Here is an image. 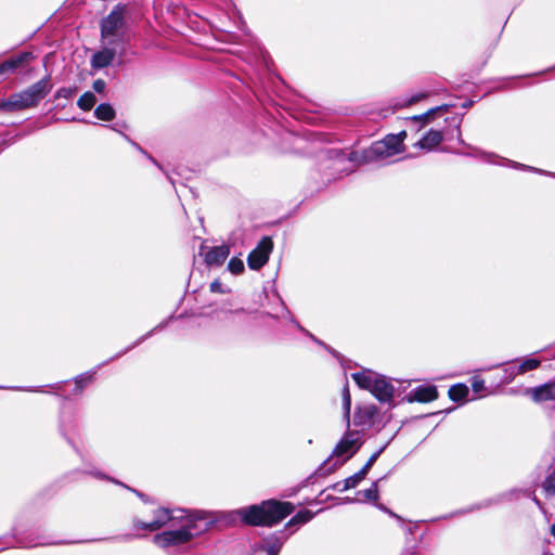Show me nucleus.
Listing matches in <instances>:
<instances>
[{
	"instance_id": "obj_1",
	"label": "nucleus",
	"mask_w": 555,
	"mask_h": 555,
	"mask_svg": "<svg viewBox=\"0 0 555 555\" xmlns=\"http://www.w3.org/2000/svg\"><path fill=\"white\" fill-rule=\"evenodd\" d=\"M178 513L180 516L171 525L177 528L154 535L153 541L157 546L167 548L185 544L207 531L211 525V520L204 513H186L184 511H178Z\"/></svg>"
},
{
	"instance_id": "obj_2",
	"label": "nucleus",
	"mask_w": 555,
	"mask_h": 555,
	"mask_svg": "<svg viewBox=\"0 0 555 555\" xmlns=\"http://www.w3.org/2000/svg\"><path fill=\"white\" fill-rule=\"evenodd\" d=\"M294 511L289 502L269 500L259 505H251L236 511L244 522L253 526H273Z\"/></svg>"
},
{
	"instance_id": "obj_3",
	"label": "nucleus",
	"mask_w": 555,
	"mask_h": 555,
	"mask_svg": "<svg viewBox=\"0 0 555 555\" xmlns=\"http://www.w3.org/2000/svg\"><path fill=\"white\" fill-rule=\"evenodd\" d=\"M406 138V131H400L397 134H388L384 140L375 142L369 150L362 153H351L349 159L358 162L359 165L387 158L403 152V141Z\"/></svg>"
},
{
	"instance_id": "obj_4",
	"label": "nucleus",
	"mask_w": 555,
	"mask_h": 555,
	"mask_svg": "<svg viewBox=\"0 0 555 555\" xmlns=\"http://www.w3.org/2000/svg\"><path fill=\"white\" fill-rule=\"evenodd\" d=\"M126 7L116 5L101 21V42L103 46H119L126 34Z\"/></svg>"
},
{
	"instance_id": "obj_5",
	"label": "nucleus",
	"mask_w": 555,
	"mask_h": 555,
	"mask_svg": "<svg viewBox=\"0 0 555 555\" xmlns=\"http://www.w3.org/2000/svg\"><path fill=\"white\" fill-rule=\"evenodd\" d=\"M51 88L48 78L41 79L28 89L11 95L8 101L1 104V107L16 111L35 106L50 92Z\"/></svg>"
},
{
	"instance_id": "obj_6",
	"label": "nucleus",
	"mask_w": 555,
	"mask_h": 555,
	"mask_svg": "<svg viewBox=\"0 0 555 555\" xmlns=\"http://www.w3.org/2000/svg\"><path fill=\"white\" fill-rule=\"evenodd\" d=\"M351 377L360 388L369 390L379 401L387 402L393 396V386L386 379L385 376H382L373 371L365 370L353 373Z\"/></svg>"
},
{
	"instance_id": "obj_7",
	"label": "nucleus",
	"mask_w": 555,
	"mask_h": 555,
	"mask_svg": "<svg viewBox=\"0 0 555 555\" xmlns=\"http://www.w3.org/2000/svg\"><path fill=\"white\" fill-rule=\"evenodd\" d=\"M363 443L362 434L358 430L347 431L339 442L336 444L332 452V455L325 462L328 465L333 462L328 468V473H332L339 468L346 461L353 456Z\"/></svg>"
},
{
	"instance_id": "obj_8",
	"label": "nucleus",
	"mask_w": 555,
	"mask_h": 555,
	"mask_svg": "<svg viewBox=\"0 0 555 555\" xmlns=\"http://www.w3.org/2000/svg\"><path fill=\"white\" fill-rule=\"evenodd\" d=\"M180 514L178 511H169L166 508L158 507L153 511V518L149 521H143L139 518H134L133 528L135 530L156 531L165 525L176 521Z\"/></svg>"
},
{
	"instance_id": "obj_9",
	"label": "nucleus",
	"mask_w": 555,
	"mask_h": 555,
	"mask_svg": "<svg viewBox=\"0 0 555 555\" xmlns=\"http://www.w3.org/2000/svg\"><path fill=\"white\" fill-rule=\"evenodd\" d=\"M273 244L270 237H263L257 247L250 251L247 258L248 267L253 270H258L263 267L272 250Z\"/></svg>"
},
{
	"instance_id": "obj_10",
	"label": "nucleus",
	"mask_w": 555,
	"mask_h": 555,
	"mask_svg": "<svg viewBox=\"0 0 555 555\" xmlns=\"http://www.w3.org/2000/svg\"><path fill=\"white\" fill-rule=\"evenodd\" d=\"M117 46H103L101 50L95 52L91 59V66L100 69L112 64L116 56Z\"/></svg>"
},
{
	"instance_id": "obj_11",
	"label": "nucleus",
	"mask_w": 555,
	"mask_h": 555,
	"mask_svg": "<svg viewBox=\"0 0 555 555\" xmlns=\"http://www.w3.org/2000/svg\"><path fill=\"white\" fill-rule=\"evenodd\" d=\"M534 402H547L555 400V380L527 390Z\"/></svg>"
},
{
	"instance_id": "obj_12",
	"label": "nucleus",
	"mask_w": 555,
	"mask_h": 555,
	"mask_svg": "<svg viewBox=\"0 0 555 555\" xmlns=\"http://www.w3.org/2000/svg\"><path fill=\"white\" fill-rule=\"evenodd\" d=\"M437 397L438 391L435 386H420L410 392L409 401L430 402L437 399Z\"/></svg>"
},
{
	"instance_id": "obj_13",
	"label": "nucleus",
	"mask_w": 555,
	"mask_h": 555,
	"mask_svg": "<svg viewBox=\"0 0 555 555\" xmlns=\"http://www.w3.org/2000/svg\"><path fill=\"white\" fill-rule=\"evenodd\" d=\"M442 131L431 129L415 143V146L429 152L437 147L442 142Z\"/></svg>"
},
{
	"instance_id": "obj_14",
	"label": "nucleus",
	"mask_w": 555,
	"mask_h": 555,
	"mask_svg": "<svg viewBox=\"0 0 555 555\" xmlns=\"http://www.w3.org/2000/svg\"><path fill=\"white\" fill-rule=\"evenodd\" d=\"M230 255V249L225 245L216 246L207 251L205 261L209 266H220Z\"/></svg>"
},
{
	"instance_id": "obj_15",
	"label": "nucleus",
	"mask_w": 555,
	"mask_h": 555,
	"mask_svg": "<svg viewBox=\"0 0 555 555\" xmlns=\"http://www.w3.org/2000/svg\"><path fill=\"white\" fill-rule=\"evenodd\" d=\"M30 57H31L30 53L23 52L18 55H15V56L4 61L2 64H0V75L14 72L15 69H17V68L22 67L24 64H26Z\"/></svg>"
},
{
	"instance_id": "obj_16",
	"label": "nucleus",
	"mask_w": 555,
	"mask_h": 555,
	"mask_svg": "<svg viewBox=\"0 0 555 555\" xmlns=\"http://www.w3.org/2000/svg\"><path fill=\"white\" fill-rule=\"evenodd\" d=\"M540 360L533 358H527L520 361V363L516 367H512L509 375L511 377H515L519 374H525L526 372L535 370L540 365Z\"/></svg>"
},
{
	"instance_id": "obj_17",
	"label": "nucleus",
	"mask_w": 555,
	"mask_h": 555,
	"mask_svg": "<svg viewBox=\"0 0 555 555\" xmlns=\"http://www.w3.org/2000/svg\"><path fill=\"white\" fill-rule=\"evenodd\" d=\"M365 477L366 475L364 472L359 470L354 475L346 478L343 482L337 483L335 488L341 492L347 491L349 489L356 488Z\"/></svg>"
},
{
	"instance_id": "obj_18",
	"label": "nucleus",
	"mask_w": 555,
	"mask_h": 555,
	"mask_svg": "<svg viewBox=\"0 0 555 555\" xmlns=\"http://www.w3.org/2000/svg\"><path fill=\"white\" fill-rule=\"evenodd\" d=\"M447 109H448L447 105L438 106V107L429 109L425 114L413 116V117H411V119L415 120V121H422L423 126H424V125L431 122L439 112L447 111Z\"/></svg>"
},
{
	"instance_id": "obj_19",
	"label": "nucleus",
	"mask_w": 555,
	"mask_h": 555,
	"mask_svg": "<svg viewBox=\"0 0 555 555\" xmlns=\"http://www.w3.org/2000/svg\"><path fill=\"white\" fill-rule=\"evenodd\" d=\"M467 395H468V387L464 384L453 385L449 389V397L453 401L463 400L467 397Z\"/></svg>"
},
{
	"instance_id": "obj_20",
	"label": "nucleus",
	"mask_w": 555,
	"mask_h": 555,
	"mask_svg": "<svg viewBox=\"0 0 555 555\" xmlns=\"http://www.w3.org/2000/svg\"><path fill=\"white\" fill-rule=\"evenodd\" d=\"M95 116L105 121H109L115 117V111L109 104H100L94 112Z\"/></svg>"
},
{
	"instance_id": "obj_21",
	"label": "nucleus",
	"mask_w": 555,
	"mask_h": 555,
	"mask_svg": "<svg viewBox=\"0 0 555 555\" xmlns=\"http://www.w3.org/2000/svg\"><path fill=\"white\" fill-rule=\"evenodd\" d=\"M96 102L95 95L88 91L85 92L78 100V106L83 111H90Z\"/></svg>"
},
{
	"instance_id": "obj_22",
	"label": "nucleus",
	"mask_w": 555,
	"mask_h": 555,
	"mask_svg": "<svg viewBox=\"0 0 555 555\" xmlns=\"http://www.w3.org/2000/svg\"><path fill=\"white\" fill-rule=\"evenodd\" d=\"M343 408H344V416L349 426L350 423V410H351V397L347 386L343 389Z\"/></svg>"
},
{
	"instance_id": "obj_23",
	"label": "nucleus",
	"mask_w": 555,
	"mask_h": 555,
	"mask_svg": "<svg viewBox=\"0 0 555 555\" xmlns=\"http://www.w3.org/2000/svg\"><path fill=\"white\" fill-rule=\"evenodd\" d=\"M313 514L310 511H302L297 513L287 524V526L297 525V524H306L311 520Z\"/></svg>"
},
{
	"instance_id": "obj_24",
	"label": "nucleus",
	"mask_w": 555,
	"mask_h": 555,
	"mask_svg": "<svg viewBox=\"0 0 555 555\" xmlns=\"http://www.w3.org/2000/svg\"><path fill=\"white\" fill-rule=\"evenodd\" d=\"M228 269L233 274H240L244 271V262L240 258H232L228 263Z\"/></svg>"
},
{
	"instance_id": "obj_25",
	"label": "nucleus",
	"mask_w": 555,
	"mask_h": 555,
	"mask_svg": "<svg viewBox=\"0 0 555 555\" xmlns=\"http://www.w3.org/2000/svg\"><path fill=\"white\" fill-rule=\"evenodd\" d=\"M365 500L377 501L378 499V483L374 482L369 489L362 492Z\"/></svg>"
},
{
	"instance_id": "obj_26",
	"label": "nucleus",
	"mask_w": 555,
	"mask_h": 555,
	"mask_svg": "<svg viewBox=\"0 0 555 555\" xmlns=\"http://www.w3.org/2000/svg\"><path fill=\"white\" fill-rule=\"evenodd\" d=\"M280 547H281V544L280 543H274L270 546H260L259 548H257L255 551V554H257L258 552H264L266 555H278L279 551H280Z\"/></svg>"
},
{
	"instance_id": "obj_27",
	"label": "nucleus",
	"mask_w": 555,
	"mask_h": 555,
	"mask_svg": "<svg viewBox=\"0 0 555 555\" xmlns=\"http://www.w3.org/2000/svg\"><path fill=\"white\" fill-rule=\"evenodd\" d=\"M383 450H384V447L380 448L378 451H376L374 454H372L371 457L369 459V461L362 467L361 470L364 472L365 475H367L369 470L372 468V466L374 465V463L376 462V460L378 459V456L380 455Z\"/></svg>"
},
{
	"instance_id": "obj_28",
	"label": "nucleus",
	"mask_w": 555,
	"mask_h": 555,
	"mask_svg": "<svg viewBox=\"0 0 555 555\" xmlns=\"http://www.w3.org/2000/svg\"><path fill=\"white\" fill-rule=\"evenodd\" d=\"M474 392L479 393L485 389V382L481 378L475 377L472 382Z\"/></svg>"
},
{
	"instance_id": "obj_29",
	"label": "nucleus",
	"mask_w": 555,
	"mask_h": 555,
	"mask_svg": "<svg viewBox=\"0 0 555 555\" xmlns=\"http://www.w3.org/2000/svg\"><path fill=\"white\" fill-rule=\"evenodd\" d=\"M544 489L552 494H555V476H550L543 483Z\"/></svg>"
},
{
	"instance_id": "obj_30",
	"label": "nucleus",
	"mask_w": 555,
	"mask_h": 555,
	"mask_svg": "<svg viewBox=\"0 0 555 555\" xmlns=\"http://www.w3.org/2000/svg\"><path fill=\"white\" fill-rule=\"evenodd\" d=\"M210 291L214 292V293H221V294H224V293H228L229 291L225 289L222 285V283L218 280L214 281L211 284H210Z\"/></svg>"
},
{
	"instance_id": "obj_31",
	"label": "nucleus",
	"mask_w": 555,
	"mask_h": 555,
	"mask_svg": "<svg viewBox=\"0 0 555 555\" xmlns=\"http://www.w3.org/2000/svg\"><path fill=\"white\" fill-rule=\"evenodd\" d=\"M105 88H106V83L102 79H98L93 82V89H94V91H96L99 93H103Z\"/></svg>"
},
{
	"instance_id": "obj_32",
	"label": "nucleus",
	"mask_w": 555,
	"mask_h": 555,
	"mask_svg": "<svg viewBox=\"0 0 555 555\" xmlns=\"http://www.w3.org/2000/svg\"><path fill=\"white\" fill-rule=\"evenodd\" d=\"M90 380H91L90 375L80 376L79 378L76 379V384H78V385L88 384Z\"/></svg>"
},
{
	"instance_id": "obj_33",
	"label": "nucleus",
	"mask_w": 555,
	"mask_h": 555,
	"mask_svg": "<svg viewBox=\"0 0 555 555\" xmlns=\"http://www.w3.org/2000/svg\"><path fill=\"white\" fill-rule=\"evenodd\" d=\"M72 94V91L69 89H61L59 91V95H63L65 98H69Z\"/></svg>"
},
{
	"instance_id": "obj_34",
	"label": "nucleus",
	"mask_w": 555,
	"mask_h": 555,
	"mask_svg": "<svg viewBox=\"0 0 555 555\" xmlns=\"http://www.w3.org/2000/svg\"><path fill=\"white\" fill-rule=\"evenodd\" d=\"M422 98H423V95H416V96H413V98L409 101V104L415 103L416 101H420Z\"/></svg>"
},
{
	"instance_id": "obj_35",
	"label": "nucleus",
	"mask_w": 555,
	"mask_h": 555,
	"mask_svg": "<svg viewBox=\"0 0 555 555\" xmlns=\"http://www.w3.org/2000/svg\"><path fill=\"white\" fill-rule=\"evenodd\" d=\"M551 531H552V534L555 537V524L552 526Z\"/></svg>"
}]
</instances>
